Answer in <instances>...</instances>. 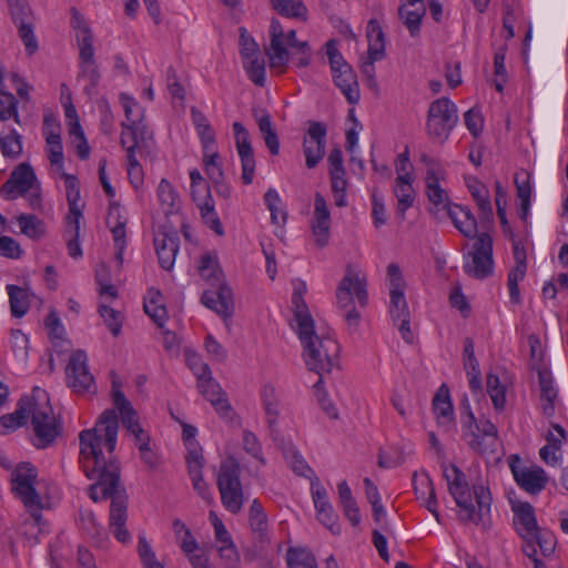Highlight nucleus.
<instances>
[{
  "label": "nucleus",
  "mask_w": 568,
  "mask_h": 568,
  "mask_svg": "<svg viewBox=\"0 0 568 568\" xmlns=\"http://www.w3.org/2000/svg\"><path fill=\"white\" fill-rule=\"evenodd\" d=\"M119 430V416L115 409H105L99 416L95 426L79 434L80 457L85 476L98 480L90 485L89 497L94 501L111 500L109 529L114 538L122 544L131 540L126 528L129 496L121 483L120 466L115 459H105L101 445L104 443L108 453L113 454Z\"/></svg>",
  "instance_id": "nucleus-1"
},
{
  "label": "nucleus",
  "mask_w": 568,
  "mask_h": 568,
  "mask_svg": "<svg viewBox=\"0 0 568 568\" xmlns=\"http://www.w3.org/2000/svg\"><path fill=\"white\" fill-rule=\"evenodd\" d=\"M29 417L36 435L34 445L44 448L52 444L59 434L58 425L49 397L39 387L33 388L31 396H24L19 400L14 413L0 417V434H8L24 425Z\"/></svg>",
  "instance_id": "nucleus-2"
},
{
  "label": "nucleus",
  "mask_w": 568,
  "mask_h": 568,
  "mask_svg": "<svg viewBox=\"0 0 568 568\" xmlns=\"http://www.w3.org/2000/svg\"><path fill=\"white\" fill-rule=\"evenodd\" d=\"M296 333L303 345V356L310 371L322 374L329 373L337 361L339 346L335 339L315 332L314 321L307 305L300 294L294 297Z\"/></svg>",
  "instance_id": "nucleus-3"
},
{
  "label": "nucleus",
  "mask_w": 568,
  "mask_h": 568,
  "mask_svg": "<svg viewBox=\"0 0 568 568\" xmlns=\"http://www.w3.org/2000/svg\"><path fill=\"white\" fill-rule=\"evenodd\" d=\"M443 476L447 481L449 494L460 509L458 519L462 523H474L476 525L484 521L485 516L490 511V491L484 486L474 487L478 506L476 510L465 474L457 466L452 465L443 467Z\"/></svg>",
  "instance_id": "nucleus-4"
},
{
  "label": "nucleus",
  "mask_w": 568,
  "mask_h": 568,
  "mask_svg": "<svg viewBox=\"0 0 568 568\" xmlns=\"http://www.w3.org/2000/svg\"><path fill=\"white\" fill-rule=\"evenodd\" d=\"M197 270L201 277L211 286L203 292L202 303L225 321L230 320L234 313L233 292L224 281L216 255L211 253L202 255Z\"/></svg>",
  "instance_id": "nucleus-5"
},
{
  "label": "nucleus",
  "mask_w": 568,
  "mask_h": 568,
  "mask_svg": "<svg viewBox=\"0 0 568 568\" xmlns=\"http://www.w3.org/2000/svg\"><path fill=\"white\" fill-rule=\"evenodd\" d=\"M285 43L298 54L297 67L306 68L311 63L312 50L306 41H298L296 39V31L290 30L286 34L281 22L272 19L270 26V47L265 52L270 59L272 68H283L290 60V53Z\"/></svg>",
  "instance_id": "nucleus-6"
},
{
  "label": "nucleus",
  "mask_w": 568,
  "mask_h": 568,
  "mask_svg": "<svg viewBox=\"0 0 568 568\" xmlns=\"http://www.w3.org/2000/svg\"><path fill=\"white\" fill-rule=\"evenodd\" d=\"M241 465L234 457L225 458L219 468L216 485L224 508L239 514L244 504V494L241 483Z\"/></svg>",
  "instance_id": "nucleus-7"
},
{
  "label": "nucleus",
  "mask_w": 568,
  "mask_h": 568,
  "mask_svg": "<svg viewBox=\"0 0 568 568\" xmlns=\"http://www.w3.org/2000/svg\"><path fill=\"white\" fill-rule=\"evenodd\" d=\"M37 479V469L29 463H22L17 466L12 473V489L17 497L23 503L34 525L42 521L41 510L43 508L42 499L34 488Z\"/></svg>",
  "instance_id": "nucleus-8"
},
{
  "label": "nucleus",
  "mask_w": 568,
  "mask_h": 568,
  "mask_svg": "<svg viewBox=\"0 0 568 568\" xmlns=\"http://www.w3.org/2000/svg\"><path fill=\"white\" fill-rule=\"evenodd\" d=\"M457 122V106L448 98H439L430 103L426 121V130L430 139L444 143Z\"/></svg>",
  "instance_id": "nucleus-9"
},
{
  "label": "nucleus",
  "mask_w": 568,
  "mask_h": 568,
  "mask_svg": "<svg viewBox=\"0 0 568 568\" xmlns=\"http://www.w3.org/2000/svg\"><path fill=\"white\" fill-rule=\"evenodd\" d=\"M180 425L182 426V440L186 449L185 463L187 474L191 478L193 488L204 498L207 494L206 484L203 480L205 458L203 455V448L196 440L197 428L193 425L181 422Z\"/></svg>",
  "instance_id": "nucleus-10"
},
{
  "label": "nucleus",
  "mask_w": 568,
  "mask_h": 568,
  "mask_svg": "<svg viewBox=\"0 0 568 568\" xmlns=\"http://www.w3.org/2000/svg\"><path fill=\"white\" fill-rule=\"evenodd\" d=\"M366 278L352 266H347L344 277L341 280L336 290V302L338 308H349L357 300L361 307L368 303Z\"/></svg>",
  "instance_id": "nucleus-11"
},
{
  "label": "nucleus",
  "mask_w": 568,
  "mask_h": 568,
  "mask_svg": "<svg viewBox=\"0 0 568 568\" xmlns=\"http://www.w3.org/2000/svg\"><path fill=\"white\" fill-rule=\"evenodd\" d=\"M67 385L77 394H95L97 385L88 366L87 353L77 349L65 367Z\"/></svg>",
  "instance_id": "nucleus-12"
},
{
  "label": "nucleus",
  "mask_w": 568,
  "mask_h": 568,
  "mask_svg": "<svg viewBox=\"0 0 568 568\" xmlns=\"http://www.w3.org/2000/svg\"><path fill=\"white\" fill-rule=\"evenodd\" d=\"M465 272L475 278L493 274V240L486 232L479 233L473 245L471 261L464 265Z\"/></svg>",
  "instance_id": "nucleus-13"
},
{
  "label": "nucleus",
  "mask_w": 568,
  "mask_h": 568,
  "mask_svg": "<svg viewBox=\"0 0 568 568\" xmlns=\"http://www.w3.org/2000/svg\"><path fill=\"white\" fill-rule=\"evenodd\" d=\"M509 468L517 485L530 495H538L549 481L547 473L539 466H521L518 455L508 458Z\"/></svg>",
  "instance_id": "nucleus-14"
},
{
  "label": "nucleus",
  "mask_w": 568,
  "mask_h": 568,
  "mask_svg": "<svg viewBox=\"0 0 568 568\" xmlns=\"http://www.w3.org/2000/svg\"><path fill=\"white\" fill-rule=\"evenodd\" d=\"M130 143L126 144L128 175L133 187L138 189L143 183V170L136 160V152L149 153L153 146V132L139 131L130 133Z\"/></svg>",
  "instance_id": "nucleus-15"
},
{
  "label": "nucleus",
  "mask_w": 568,
  "mask_h": 568,
  "mask_svg": "<svg viewBox=\"0 0 568 568\" xmlns=\"http://www.w3.org/2000/svg\"><path fill=\"white\" fill-rule=\"evenodd\" d=\"M154 246L161 267L171 271L178 255V232L172 220L158 223Z\"/></svg>",
  "instance_id": "nucleus-16"
},
{
  "label": "nucleus",
  "mask_w": 568,
  "mask_h": 568,
  "mask_svg": "<svg viewBox=\"0 0 568 568\" xmlns=\"http://www.w3.org/2000/svg\"><path fill=\"white\" fill-rule=\"evenodd\" d=\"M248 525L254 537V552H247L245 559L253 561L256 556L262 555L271 544L267 516L257 499H254L250 506Z\"/></svg>",
  "instance_id": "nucleus-17"
},
{
  "label": "nucleus",
  "mask_w": 568,
  "mask_h": 568,
  "mask_svg": "<svg viewBox=\"0 0 568 568\" xmlns=\"http://www.w3.org/2000/svg\"><path fill=\"white\" fill-rule=\"evenodd\" d=\"M327 126L323 122L310 121L303 138V154L307 169H314L323 160L326 148Z\"/></svg>",
  "instance_id": "nucleus-18"
},
{
  "label": "nucleus",
  "mask_w": 568,
  "mask_h": 568,
  "mask_svg": "<svg viewBox=\"0 0 568 568\" xmlns=\"http://www.w3.org/2000/svg\"><path fill=\"white\" fill-rule=\"evenodd\" d=\"M191 196L195 202L201 219L205 225L215 232L219 236L224 234L221 220L214 209V200L211 195L210 185L207 183H200L191 185Z\"/></svg>",
  "instance_id": "nucleus-19"
},
{
  "label": "nucleus",
  "mask_w": 568,
  "mask_h": 568,
  "mask_svg": "<svg viewBox=\"0 0 568 568\" xmlns=\"http://www.w3.org/2000/svg\"><path fill=\"white\" fill-rule=\"evenodd\" d=\"M310 227L315 245L318 248L327 246L331 236V213L321 193H316L314 197V212Z\"/></svg>",
  "instance_id": "nucleus-20"
},
{
  "label": "nucleus",
  "mask_w": 568,
  "mask_h": 568,
  "mask_svg": "<svg viewBox=\"0 0 568 568\" xmlns=\"http://www.w3.org/2000/svg\"><path fill=\"white\" fill-rule=\"evenodd\" d=\"M235 146L242 165V181L248 185L253 182L255 158L250 140V133L241 122L233 123Z\"/></svg>",
  "instance_id": "nucleus-21"
},
{
  "label": "nucleus",
  "mask_w": 568,
  "mask_h": 568,
  "mask_svg": "<svg viewBox=\"0 0 568 568\" xmlns=\"http://www.w3.org/2000/svg\"><path fill=\"white\" fill-rule=\"evenodd\" d=\"M37 176L29 163H20L11 172L8 181L1 186V193L7 199H16L18 195H24L33 187Z\"/></svg>",
  "instance_id": "nucleus-22"
},
{
  "label": "nucleus",
  "mask_w": 568,
  "mask_h": 568,
  "mask_svg": "<svg viewBox=\"0 0 568 568\" xmlns=\"http://www.w3.org/2000/svg\"><path fill=\"white\" fill-rule=\"evenodd\" d=\"M120 101L124 109L126 122H122V134H121V144L122 146H126L130 141V133L139 131L152 132L149 128L142 122L141 108L136 103V101L126 95L125 93L120 94Z\"/></svg>",
  "instance_id": "nucleus-23"
},
{
  "label": "nucleus",
  "mask_w": 568,
  "mask_h": 568,
  "mask_svg": "<svg viewBox=\"0 0 568 568\" xmlns=\"http://www.w3.org/2000/svg\"><path fill=\"white\" fill-rule=\"evenodd\" d=\"M513 524L520 538H531L540 528L536 518L535 508L528 501L513 504Z\"/></svg>",
  "instance_id": "nucleus-24"
},
{
  "label": "nucleus",
  "mask_w": 568,
  "mask_h": 568,
  "mask_svg": "<svg viewBox=\"0 0 568 568\" xmlns=\"http://www.w3.org/2000/svg\"><path fill=\"white\" fill-rule=\"evenodd\" d=\"M476 435L474 439H469L468 444L473 450L481 455H493L497 452L498 430L495 424L489 419H480L478 422Z\"/></svg>",
  "instance_id": "nucleus-25"
},
{
  "label": "nucleus",
  "mask_w": 568,
  "mask_h": 568,
  "mask_svg": "<svg viewBox=\"0 0 568 568\" xmlns=\"http://www.w3.org/2000/svg\"><path fill=\"white\" fill-rule=\"evenodd\" d=\"M197 388L221 417H227L230 415L231 405L227 396L222 390L220 384L212 377V374L202 378V381L197 383Z\"/></svg>",
  "instance_id": "nucleus-26"
},
{
  "label": "nucleus",
  "mask_w": 568,
  "mask_h": 568,
  "mask_svg": "<svg viewBox=\"0 0 568 568\" xmlns=\"http://www.w3.org/2000/svg\"><path fill=\"white\" fill-rule=\"evenodd\" d=\"M413 486L416 498L423 501L424 506L432 513V515L439 523L440 518L439 513L437 510L435 488L429 475L425 471H422L420 474L414 473Z\"/></svg>",
  "instance_id": "nucleus-27"
},
{
  "label": "nucleus",
  "mask_w": 568,
  "mask_h": 568,
  "mask_svg": "<svg viewBox=\"0 0 568 568\" xmlns=\"http://www.w3.org/2000/svg\"><path fill=\"white\" fill-rule=\"evenodd\" d=\"M261 398L270 435L273 440H275L278 436L277 418L280 416V398L272 385H265L262 388Z\"/></svg>",
  "instance_id": "nucleus-28"
},
{
  "label": "nucleus",
  "mask_w": 568,
  "mask_h": 568,
  "mask_svg": "<svg viewBox=\"0 0 568 568\" xmlns=\"http://www.w3.org/2000/svg\"><path fill=\"white\" fill-rule=\"evenodd\" d=\"M447 214L455 227L468 239L477 237V220L469 207L453 204L448 205Z\"/></svg>",
  "instance_id": "nucleus-29"
},
{
  "label": "nucleus",
  "mask_w": 568,
  "mask_h": 568,
  "mask_svg": "<svg viewBox=\"0 0 568 568\" xmlns=\"http://www.w3.org/2000/svg\"><path fill=\"white\" fill-rule=\"evenodd\" d=\"M112 397L113 403L120 413L121 422L126 430L136 428L140 425L138 413L125 398L123 392L120 389V385L115 381L112 382Z\"/></svg>",
  "instance_id": "nucleus-30"
},
{
  "label": "nucleus",
  "mask_w": 568,
  "mask_h": 568,
  "mask_svg": "<svg viewBox=\"0 0 568 568\" xmlns=\"http://www.w3.org/2000/svg\"><path fill=\"white\" fill-rule=\"evenodd\" d=\"M253 115L270 153L277 155L280 152V140L276 130L273 128L271 115L267 111L257 109L253 110Z\"/></svg>",
  "instance_id": "nucleus-31"
},
{
  "label": "nucleus",
  "mask_w": 568,
  "mask_h": 568,
  "mask_svg": "<svg viewBox=\"0 0 568 568\" xmlns=\"http://www.w3.org/2000/svg\"><path fill=\"white\" fill-rule=\"evenodd\" d=\"M470 194L476 201L480 212L483 223H493V206L490 203L489 191L477 179H470L467 183Z\"/></svg>",
  "instance_id": "nucleus-32"
},
{
  "label": "nucleus",
  "mask_w": 568,
  "mask_h": 568,
  "mask_svg": "<svg viewBox=\"0 0 568 568\" xmlns=\"http://www.w3.org/2000/svg\"><path fill=\"white\" fill-rule=\"evenodd\" d=\"M192 123L200 138L203 151L209 152L215 143V133L207 118L195 106L191 108Z\"/></svg>",
  "instance_id": "nucleus-33"
},
{
  "label": "nucleus",
  "mask_w": 568,
  "mask_h": 568,
  "mask_svg": "<svg viewBox=\"0 0 568 568\" xmlns=\"http://www.w3.org/2000/svg\"><path fill=\"white\" fill-rule=\"evenodd\" d=\"M143 308L144 312L158 325V327L163 328L168 313L163 304L162 294L159 291L154 288H150L148 291V295L144 298Z\"/></svg>",
  "instance_id": "nucleus-34"
},
{
  "label": "nucleus",
  "mask_w": 568,
  "mask_h": 568,
  "mask_svg": "<svg viewBox=\"0 0 568 568\" xmlns=\"http://www.w3.org/2000/svg\"><path fill=\"white\" fill-rule=\"evenodd\" d=\"M143 308L144 312L158 325V327L163 328L168 313L163 304L162 294L159 291L154 288H150L148 291V295L144 298Z\"/></svg>",
  "instance_id": "nucleus-35"
},
{
  "label": "nucleus",
  "mask_w": 568,
  "mask_h": 568,
  "mask_svg": "<svg viewBox=\"0 0 568 568\" xmlns=\"http://www.w3.org/2000/svg\"><path fill=\"white\" fill-rule=\"evenodd\" d=\"M433 409L440 426H449L454 422V407L448 388L443 385L433 399Z\"/></svg>",
  "instance_id": "nucleus-36"
},
{
  "label": "nucleus",
  "mask_w": 568,
  "mask_h": 568,
  "mask_svg": "<svg viewBox=\"0 0 568 568\" xmlns=\"http://www.w3.org/2000/svg\"><path fill=\"white\" fill-rule=\"evenodd\" d=\"M366 37L368 40V55L372 60H382L385 57L384 32L376 19H371L366 27Z\"/></svg>",
  "instance_id": "nucleus-37"
},
{
  "label": "nucleus",
  "mask_w": 568,
  "mask_h": 568,
  "mask_svg": "<svg viewBox=\"0 0 568 568\" xmlns=\"http://www.w3.org/2000/svg\"><path fill=\"white\" fill-rule=\"evenodd\" d=\"M414 180H404L396 178L394 194L397 199V214L400 220L405 219V212L413 206L415 201V191L413 187Z\"/></svg>",
  "instance_id": "nucleus-38"
},
{
  "label": "nucleus",
  "mask_w": 568,
  "mask_h": 568,
  "mask_svg": "<svg viewBox=\"0 0 568 568\" xmlns=\"http://www.w3.org/2000/svg\"><path fill=\"white\" fill-rule=\"evenodd\" d=\"M272 8L281 16L306 21L308 10L302 0H270Z\"/></svg>",
  "instance_id": "nucleus-39"
},
{
  "label": "nucleus",
  "mask_w": 568,
  "mask_h": 568,
  "mask_svg": "<svg viewBox=\"0 0 568 568\" xmlns=\"http://www.w3.org/2000/svg\"><path fill=\"white\" fill-rule=\"evenodd\" d=\"M10 310L12 316L20 318L27 314L30 307V293L17 285L7 286Z\"/></svg>",
  "instance_id": "nucleus-40"
},
{
  "label": "nucleus",
  "mask_w": 568,
  "mask_h": 568,
  "mask_svg": "<svg viewBox=\"0 0 568 568\" xmlns=\"http://www.w3.org/2000/svg\"><path fill=\"white\" fill-rule=\"evenodd\" d=\"M426 192L429 201L434 205L443 204L445 209H448V196L446 191L439 185V178L437 171L434 168H428L426 173Z\"/></svg>",
  "instance_id": "nucleus-41"
},
{
  "label": "nucleus",
  "mask_w": 568,
  "mask_h": 568,
  "mask_svg": "<svg viewBox=\"0 0 568 568\" xmlns=\"http://www.w3.org/2000/svg\"><path fill=\"white\" fill-rule=\"evenodd\" d=\"M158 199L161 210L164 214L162 221L171 220V216L175 215L176 213L174 207L176 194L174 186L166 179H162L158 186Z\"/></svg>",
  "instance_id": "nucleus-42"
},
{
  "label": "nucleus",
  "mask_w": 568,
  "mask_h": 568,
  "mask_svg": "<svg viewBox=\"0 0 568 568\" xmlns=\"http://www.w3.org/2000/svg\"><path fill=\"white\" fill-rule=\"evenodd\" d=\"M336 87L339 88L349 104H356L359 101L361 93L355 72H346V74H336L333 78Z\"/></svg>",
  "instance_id": "nucleus-43"
},
{
  "label": "nucleus",
  "mask_w": 568,
  "mask_h": 568,
  "mask_svg": "<svg viewBox=\"0 0 568 568\" xmlns=\"http://www.w3.org/2000/svg\"><path fill=\"white\" fill-rule=\"evenodd\" d=\"M288 568H318L315 556L302 547H290L286 551Z\"/></svg>",
  "instance_id": "nucleus-44"
},
{
  "label": "nucleus",
  "mask_w": 568,
  "mask_h": 568,
  "mask_svg": "<svg viewBox=\"0 0 568 568\" xmlns=\"http://www.w3.org/2000/svg\"><path fill=\"white\" fill-rule=\"evenodd\" d=\"M18 223L21 233L32 240H39L44 235V223L32 214H21L18 216Z\"/></svg>",
  "instance_id": "nucleus-45"
},
{
  "label": "nucleus",
  "mask_w": 568,
  "mask_h": 568,
  "mask_svg": "<svg viewBox=\"0 0 568 568\" xmlns=\"http://www.w3.org/2000/svg\"><path fill=\"white\" fill-rule=\"evenodd\" d=\"M243 68L246 71L248 79L257 87L265 85V61L262 55L253 59L242 60Z\"/></svg>",
  "instance_id": "nucleus-46"
},
{
  "label": "nucleus",
  "mask_w": 568,
  "mask_h": 568,
  "mask_svg": "<svg viewBox=\"0 0 568 568\" xmlns=\"http://www.w3.org/2000/svg\"><path fill=\"white\" fill-rule=\"evenodd\" d=\"M425 12L424 7L408 9L407 4H402L398 9L399 18L408 28L410 36L415 37L419 32L422 17Z\"/></svg>",
  "instance_id": "nucleus-47"
},
{
  "label": "nucleus",
  "mask_w": 568,
  "mask_h": 568,
  "mask_svg": "<svg viewBox=\"0 0 568 568\" xmlns=\"http://www.w3.org/2000/svg\"><path fill=\"white\" fill-rule=\"evenodd\" d=\"M487 393L496 410H503L506 404V388L499 377L493 373L487 375Z\"/></svg>",
  "instance_id": "nucleus-48"
},
{
  "label": "nucleus",
  "mask_w": 568,
  "mask_h": 568,
  "mask_svg": "<svg viewBox=\"0 0 568 568\" xmlns=\"http://www.w3.org/2000/svg\"><path fill=\"white\" fill-rule=\"evenodd\" d=\"M0 150L6 158H18L22 153L21 135L16 130L0 135Z\"/></svg>",
  "instance_id": "nucleus-49"
},
{
  "label": "nucleus",
  "mask_w": 568,
  "mask_h": 568,
  "mask_svg": "<svg viewBox=\"0 0 568 568\" xmlns=\"http://www.w3.org/2000/svg\"><path fill=\"white\" fill-rule=\"evenodd\" d=\"M404 291H389V313L394 324L397 323L398 318L410 317Z\"/></svg>",
  "instance_id": "nucleus-50"
},
{
  "label": "nucleus",
  "mask_w": 568,
  "mask_h": 568,
  "mask_svg": "<svg viewBox=\"0 0 568 568\" xmlns=\"http://www.w3.org/2000/svg\"><path fill=\"white\" fill-rule=\"evenodd\" d=\"M65 241L69 255L73 258L82 256V250L79 243L80 237V221H67Z\"/></svg>",
  "instance_id": "nucleus-51"
},
{
  "label": "nucleus",
  "mask_w": 568,
  "mask_h": 568,
  "mask_svg": "<svg viewBox=\"0 0 568 568\" xmlns=\"http://www.w3.org/2000/svg\"><path fill=\"white\" fill-rule=\"evenodd\" d=\"M316 517L318 521L324 525L332 534H341V525L338 524V516L336 515L331 504L325 506L315 507Z\"/></svg>",
  "instance_id": "nucleus-52"
},
{
  "label": "nucleus",
  "mask_w": 568,
  "mask_h": 568,
  "mask_svg": "<svg viewBox=\"0 0 568 568\" xmlns=\"http://www.w3.org/2000/svg\"><path fill=\"white\" fill-rule=\"evenodd\" d=\"M16 26L18 28L19 37L24 44L27 54H34L38 50V41L34 34V20L19 23Z\"/></svg>",
  "instance_id": "nucleus-53"
},
{
  "label": "nucleus",
  "mask_w": 568,
  "mask_h": 568,
  "mask_svg": "<svg viewBox=\"0 0 568 568\" xmlns=\"http://www.w3.org/2000/svg\"><path fill=\"white\" fill-rule=\"evenodd\" d=\"M11 18L14 24L34 20L31 8L27 0H7Z\"/></svg>",
  "instance_id": "nucleus-54"
},
{
  "label": "nucleus",
  "mask_w": 568,
  "mask_h": 568,
  "mask_svg": "<svg viewBox=\"0 0 568 568\" xmlns=\"http://www.w3.org/2000/svg\"><path fill=\"white\" fill-rule=\"evenodd\" d=\"M204 152V164H205V171L212 183H217L220 181L224 180V173L221 168V164L217 162L219 160V153L214 151L212 148L211 151Z\"/></svg>",
  "instance_id": "nucleus-55"
},
{
  "label": "nucleus",
  "mask_w": 568,
  "mask_h": 568,
  "mask_svg": "<svg viewBox=\"0 0 568 568\" xmlns=\"http://www.w3.org/2000/svg\"><path fill=\"white\" fill-rule=\"evenodd\" d=\"M478 422L476 420L468 402V398L465 397L462 403V430L463 436L465 438L474 439V435H476Z\"/></svg>",
  "instance_id": "nucleus-56"
},
{
  "label": "nucleus",
  "mask_w": 568,
  "mask_h": 568,
  "mask_svg": "<svg viewBox=\"0 0 568 568\" xmlns=\"http://www.w3.org/2000/svg\"><path fill=\"white\" fill-rule=\"evenodd\" d=\"M113 336H118L122 328V315L108 305L101 304L98 310Z\"/></svg>",
  "instance_id": "nucleus-57"
},
{
  "label": "nucleus",
  "mask_w": 568,
  "mask_h": 568,
  "mask_svg": "<svg viewBox=\"0 0 568 568\" xmlns=\"http://www.w3.org/2000/svg\"><path fill=\"white\" fill-rule=\"evenodd\" d=\"M240 54L242 60L253 59L261 55V50L255 40L248 34L245 28H240Z\"/></svg>",
  "instance_id": "nucleus-58"
},
{
  "label": "nucleus",
  "mask_w": 568,
  "mask_h": 568,
  "mask_svg": "<svg viewBox=\"0 0 568 568\" xmlns=\"http://www.w3.org/2000/svg\"><path fill=\"white\" fill-rule=\"evenodd\" d=\"M184 353L186 365L193 372L197 383L202 381V378H205L206 375L211 374L209 365L203 362L199 354L193 353L190 349H185Z\"/></svg>",
  "instance_id": "nucleus-59"
},
{
  "label": "nucleus",
  "mask_w": 568,
  "mask_h": 568,
  "mask_svg": "<svg viewBox=\"0 0 568 568\" xmlns=\"http://www.w3.org/2000/svg\"><path fill=\"white\" fill-rule=\"evenodd\" d=\"M80 523L82 528L93 538H102L103 528L98 523L95 515L90 509L80 510Z\"/></svg>",
  "instance_id": "nucleus-60"
},
{
  "label": "nucleus",
  "mask_w": 568,
  "mask_h": 568,
  "mask_svg": "<svg viewBox=\"0 0 568 568\" xmlns=\"http://www.w3.org/2000/svg\"><path fill=\"white\" fill-rule=\"evenodd\" d=\"M242 442L243 448L248 455H251L253 458L257 459L262 464H265V459L262 455V445L257 436L253 432L248 429L243 430Z\"/></svg>",
  "instance_id": "nucleus-61"
},
{
  "label": "nucleus",
  "mask_w": 568,
  "mask_h": 568,
  "mask_svg": "<svg viewBox=\"0 0 568 568\" xmlns=\"http://www.w3.org/2000/svg\"><path fill=\"white\" fill-rule=\"evenodd\" d=\"M17 99L12 93H3L0 98V120L4 121L9 118H14L16 122H19L17 112Z\"/></svg>",
  "instance_id": "nucleus-62"
},
{
  "label": "nucleus",
  "mask_w": 568,
  "mask_h": 568,
  "mask_svg": "<svg viewBox=\"0 0 568 568\" xmlns=\"http://www.w3.org/2000/svg\"><path fill=\"white\" fill-rule=\"evenodd\" d=\"M531 538L535 539L544 556H550L555 551L556 538L550 531L539 528Z\"/></svg>",
  "instance_id": "nucleus-63"
},
{
  "label": "nucleus",
  "mask_w": 568,
  "mask_h": 568,
  "mask_svg": "<svg viewBox=\"0 0 568 568\" xmlns=\"http://www.w3.org/2000/svg\"><path fill=\"white\" fill-rule=\"evenodd\" d=\"M217 550L225 568H237L240 562V555L234 542L220 545Z\"/></svg>",
  "instance_id": "nucleus-64"
}]
</instances>
